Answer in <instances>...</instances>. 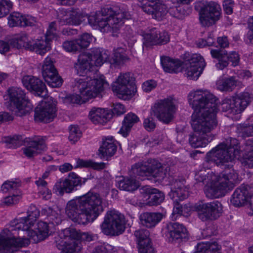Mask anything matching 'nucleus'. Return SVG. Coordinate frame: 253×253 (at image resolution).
<instances>
[{"mask_svg": "<svg viewBox=\"0 0 253 253\" xmlns=\"http://www.w3.org/2000/svg\"><path fill=\"white\" fill-rule=\"evenodd\" d=\"M36 185L40 189L43 191L42 195H45V197L51 195V192L47 188V183L42 178H39V180L35 182Z\"/></svg>", "mask_w": 253, "mask_h": 253, "instance_id": "69168bd1", "label": "nucleus"}, {"mask_svg": "<svg viewBox=\"0 0 253 253\" xmlns=\"http://www.w3.org/2000/svg\"><path fill=\"white\" fill-rule=\"evenodd\" d=\"M161 63L165 72L169 73H177L181 71V62L167 56L161 58Z\"/></svg>", "mask_w": 253, "mask_h": 253, "instance_id": "72a5a7b5", "label": "nucleus"}, {"mask_svg": "<svg viewBox=\"0 0 253 253\" xmlns=\"http://www.w3.org/2000/svg\"><path fill=\"white\" fill-rule=\"evenodd\" d=\"M217 98L208 91L197 90L189 95V102L194 110L192 126L195 133L209 137V133L216 126Z\"/></svg>", "mask_w": 253, "mask_h": 253, "instance_id": "f03ea898", "label": "nucleus"}, {"mask_svg": "<svg viewBox=\"0 0 253 253\" xmlns=\"http://www.w3.org/2000/svg\"><path fill=\"white\" fill-rule=\"evenodd\" d=\"M82 14L78 10L73 9L59 10L57 15V19L59 24L64 25H79L82 22Z\"/></svg>", "mask_w": 253, "mask_h": 253, "instance_id": "4be33fe9", "label": "nucleus"}, {"mask_svg": "<svg viewBox=\"0 0 253 253\" xmlns=\"http://www.w3.org/2000/svg\"><path fill=\"white\" fill-rule=\"evenodd\" d=\"M184 180H175L169 195L172 199L182 201L188 196V190L184 183Z\"/></svg>", "mask_w": 253, "mask_h": 253, "instance_id": "c756f323", "label": "nucleus"}, {"mask_svg": "<svg viewBox=\"0 0 253 253\" xmlns=\"http://www.w3.org/2000/svg\"><path fill=\"white\" fill-rule=\"evenodd\" d=\"M139 253H155V251L151 245V242L148 243H140L138 245Z\"/></svg>", "mask_w": 253, "mask_h": 253, "instance_id": "338daca9", "label": "nucleus"}, {"mask_svg": "<svg viewBox=\"0 0 253 253\" xmlns=\"http://www.w3.org/2000/svg\"><path fill=\"white\" fill-rule=\"evenodd\" d=\"M45 81L47 84L52 87H58L60 86L62 84L63 80L60 76L58 75V72L54 75L44 78Z\"/></svg>", "mask_w": 253, "mask_h": 253, "instance_id": "3c124183", "label": "nucleus"}, {"mask_svg": "<svg viewBox=\"0 0 253 253\" xmlns=\"http://www.w3.org/2000/svg\"><path fill=\"white\" fill-rule=\"evenodd\" d=\"M186 74L191 80H197L200 76L204 69L198 68L195 65H186Z\"/></svg>", "mask_w": 253, "mask_h": 253, "instance_id": "8fccbe9b", "label": "nucleus"}, {"mask_svg": "<svg viewBox=\"0 0 253 253\" xmlns=\"http://www.w3.org/2000/svg\"><path fill=\"white\" fill-rule=\"evenodd\" d=\"M143 3L142 8L146 13L151 15L152 18L161 20L168 12L166 5L160 0H138Z\"/></svg>", "mask_w": 253, "mask_h": 253, "instance_id": "dca6fc26", "label": "nucleus"}, {"mask_svg": "<svg viewBox=\"0 0 253 253\" xmlns=\"http://www.w3.org/2000/svg\"><path fill=\"white\" fill-rule=\"evenodd\" d=\"M164 214L158 212H144L139 216V223L148 228L155 227L163 219Z\"/></svg>", "mask_w": 253, "mask_h": 253, "instance_id": "bb28decb", "label": "nucleus"}, {"mask_svg": "<svg viewBox=\"0 0 253 253\" xmlns=\"http://www.w3.org/2000/svg\"><path fill=\"white\" fill-rule=\"evenodd\" d=\"M214 135H210L209 137L201 135L195 133L190 135L189 141L191 146L194 148L205 147L208 143L213 138Z\"/></svg>", "mask_w": 253, "mask_h": 253, "instance_id": "4c0bfd02", "label": "nucleus"}, {"mask_svg": "<svg viewBox=\"0 0 253 253\" xmlns=\"http://www.w3.org/2000/svg\"><path fill=\"white\" fill-rule=\"evenodd\" d=\"M110 53L104 49L93 48L88 52L81 54L74 67L82 78L75 79L73 87L85 99L95 97L108 86L103 77H96L95 66H101L109 59Z\"/></svg>", "mask_w": 253, "mask_h": 253, "instance_id": "f257e3e1", "label": "nucleus"}, {"mask_svg": "<svg viewBox=\"0 0 253 253\" xmlns=\"http://www.w3.org/2000/svg\"><path fill=\"white\" fill-rule=\"evenodd\" d=\"M233 187L225 178H222L219 175L216 182L205 189V193L208 198H217L224 196Z\"/></svg>", "mask_w": 253, "mask_h": 253, "instance_id": "412c9836", "label": "nucleus"}, {"mask_svg": "<svg viewBox=\"0 0 253 253\" xmlns=\"http://www.w3.org/2000/svg\"><path fill=\"white\" fill-rule=\"evenodd\" d=\"M243 151L244 154L243 155L246 162H253V139H249L246 141L244 147L242 150H241L240 153Z\"/></svg>", "mask_w": 253, "mask_h": 253, "instance_id": "c03bdc74", "label": "nucleus"}, {"mask_svg": "<svg viewBox=\"0 0 253 253\" xmlns=\"http://www.w3.org/2000/svg\"><path fill=\"white\" fill-rule=\"evenodd\" d=\"M5 141L10 145L9 147L13 148L19 147L24 143L27 146L23 149V153L28 158L35 157L46 149L44 140L40 137L25 140L22 136L15 135L7 137Z\"/></svg>", "mask_w": 253, "mask_h": 253, "instance_id": "423d86ee", "label": "nucleus"}, {"mask_svg": "<svg viewBox=\"0 0 253 253\" xmlns=\"http://www.w3.org/2000/svg\"><path fill=\"white\" fill-rule=\"evenodd\" d=\"M49 227L47 222H39L37 231L31 230L29 232V240L36 243L44 240L49 235Z\"/></svg>", "mask_w": 253, "mask_h": 253, "instance_id": "c85d7f7f", "label": "nucleus"}, {"mask_svg": "<svg viewBox=\"0 0 253 253\" xmlns=\"http://www.w3.org/2000/svg\"><path fill=\"white\" fill-rule=\"evenodd\" d=\"M54 59L51 56H47L44 60L42 67V74L44 78L56 74L57 72L54 63Z\"/></svg>", "mask_w": 253, "mask_h": 253, "instance_id": "79ce46f5", "label": "nucleus"}, {"mask_svg": "<svg viewBox=\"0 0 253 253\" xmlns=\"http://www.w3.org/2000/svg\"><path fill=\"white\" fill-rule=\"evenodd\" d=\"M24 86L30 91H34L39 96H43L46 94V88L43 82L39 78L25 76L22 78Z\"/></svg>", "mask_w": 253, "mask_h": 253, "instance_id": "b1692460", "label": "nucleus"}, {"mask_svg": "<svg viewBox=\"0 0 253 253\" xmlns=\"http://www.w3.org/2000/svg\"><path fill=\"white\" fill-rule=\"evenodd\" d=\"M142 192L149 195L148 204L150 206L160 204L165 199L164 194L157 189L152 188L148 186L142 188Z\"/></svg>", "mask_w": 253, "mask_h": 253, "instance_id": "473e14b6", "label": "nucleus"}, {"mask_svg": "<svg viewBox=\"0 0 253 253\" xmlns=\"http://www.w3.org/2000/svg\"><path fill=\"white\" fill-rule=\"evenodd\" d=\"M125 224L124 215L117 211H111L107 212L100 227L106 235L118 236L124 232Z\"/></svg>", "mask_w": 253, "mask_h": 253, "instance_id": "9b49d317", "label": "nucleus"}, {"mask_svg": "<svg viewBox=\"0 0 253 253\" xmlns=\"http://www.w3.org/2000/svg\"><path fill=\"white\" fill-rule=\"evenodd\" d=\"M238 131L244 137H249L253 135V125H248L244 124L237 126Z\"/></svg>", "mask_w": 253, "mask_h": 253, "instance_id": "e2e57ef3", "label": "nucleus"}, {"mask_svg": "<svg viewBox=\"0 0 253 253\" xmlns=\"http://www.w3.org/2000/svg\"><path fill=\"white\" fill-rule=\"evenodd\" d=\"M36 20L31 16L23 15L19 12H14L8 17V24L10 27L32 26L34 25Z\"/></svg>", "mask_w": 253, "mask_h": 253, "instance_id": "a878e982", "label": "nucleus"}, {"mask_svg": "<svg viewBox=\"0 0 253 253\" xmlns=\"http://www.w3.org/2000/svg\"><path fill=\"white\" fill-rule=\"evenodd\" d=\"M230 203L234 207L240 208L248 206L253 214V188L248 185H241L234 191L230 199Z\"/></svg>", "mask_w": 253, "mask_h": 253, "instance_id": "ddd939ff", "label": "nucleus"}, {"mask_svg": "<svg viewBox=\"0 0 253 253\" xmlns=\"http://www.w3.org/2000/svg\"><path fill=\"white\" fill-rule=\"evenodd\" d=\"M20 241L13 239L9 230H3L0 233V253H14L16 247L22 245Z\"/></svg>", "mask_w": 253, "mask_h": 253, "instance_id": "5701e85b", "label": "nucleus"}, {"mask_svg": "<svg viewBox=\"0 0 253 253\" xmlns=\"http://www.w3.org/2000/svg\"><path fill=\"white\" fill-rule=\"evenodd\" d=\"M63 48L67 52L80 51L76 40L65 41L62 44Z\"/></svg>", "mask_w": 253, "mask_h": 253, "instance_id": "bf43d9fd", "label": "nucleus"}, {"mask_svg": "<svg viewBox=\"0 0 253 253\" xmlns=\"http://www.w3.org/2000/svg\"><path fill=\"white\" fill-rule=\"evenodd\" d=\"M57 30L56 23L55 22H52L49 25L48 28L45 34V39L48 42H50L54 39H57Z\"/></svg>", "mask_w": 253, "mask_h": 253, "instance_id": "680f3d73", "label": "nucleus"}, {"mask_svg": "<svg viewBox=\"0 0 253 253\" xmlns=\"http://www.w3.org/2000/svg\"><path fill=\"white\" fill-rule=\"evenodd\" d=\"M127 59L126 54L122 48H118L115 51L113 57V63L117 65L122 64Z\"/></svg>", "mask_w": 253, "mask_h": 253, "instance_id": "4d7b16f0", "label": "nucleus"}, {"mask_svg": "<svg viewBox=\"0 0 253 253\" xmlns=\"http://www.w3.org/2000/svg\"><path fill=\"white\" fill-rule=\"evenodd\" d=\"M11 46L20 49L24 48L30 50V47L32 44V41L30 40L25 33H22L16 35L9 40Z\"/></svg>", "mask_w": 253, "mask_h": 253, "instance_id": "f704fd0d", "label": "nucleus"}, {"mask_svg": "<svg viewBox=\"0 0 253 253\" xmlns=\"http://www.w3.org/2000/svg\"><path fill=\"white\" fill-rule=\"evenodd\" d=\"M139 121V118L136 115L132 113H128L125 117L119 133L122 134L123 136L126 137L132 126Z\"/></svg>", "mask_w": 253, "mask_h": 253, "instance_id": "e433bc0d", "label": "nucleus"}, {"mask_svg": "<svg viewBox=\"0 0 253 253\" xmlns=\"http://www.w3.org/2000/svg\"><path fill=\"white\" fill-rule=\"evenodd\" d=\"M102 198L98 193L88 192L69 201L66 213L72 220L79 224L93 222L103 212Z\"/></svg>", "mask_w": 253, "mask_h": 253, "instance_id": "7ed1b4c3", "label": "nucleus"}, {"mask_svg": "<svg viewBox=\"0 0 253 253\" xmlns=\"http://www.w3.org/2000/svg\"><path fill=\"white\" fill-rule=\"evenodd\" d=\"M169 237L172 240H176L185 238L187 236V230L181 224L178 222H171L167 225Z\"/></svg>", "mask_w": 253, "mask_h": 253, "instance_id": "2f4dec72", "label": "nucleus"}, {"mask_svg": "<svg viewBox=\"0 0 253 253\" xmlns=\"http://www.w3.org/2000/svg\"><path fill=\"white\" fill-rule=\"evenodd\" d=\"M28 216L30 219L35 222L40 215V211L34 205L31 204L27 211Z\"/></svg>", "mask_w": 253, "mask_h": 253, "instance_id": "0e129e2a", "label": "nucleus"}, {"mask_svg": "<svg viewBox=\"0 0 253 253\" xmlns=\"http://www.w3.org/2000/svg\"><path fill=\"white\" fill-rule=\"evenodd\" d=\"M49 42L44 40L32 41V44L30 47V51H35L38 54L42 55L49 51L50 48Z\"/></svg>", "mask_w": 253, "mask_h": 253, "instance_id": "58836bf2", "label": "nucleus"}, {"mask_svg": "<svg viewBox=\"0 0 253 253\" xmlns=\"http://www.w3.org/2000/svg\"><path fill=\"white\" fill-rule=\"evenodd\" d=\"M34 221L29 218L27 216L20 218H15L10 222L11 229H6L9 230L10 232L11 236L12 237L13 239L16 241L20 240V242L22 243L21 245L17 246L16 247V250H17L18 247L24 246L25 241L27 243L28 240L25 238H20V237L16 238L14 236L15 233H13V232H15L16 230L21 231V232L26 231L28 235L29 232L31 231V230H30V228L34 225Z\"/></svg>", "mask_w": 253, "mask_h": 253, "instance_id": "a211bd4d", "label": "nucleus"}, {"mask_svg": "<svg viewBox=\"0 0 253 253\" xmlns=\"http://www.w3.org/2000/svg\"><path fill=\"white\" fill-rule=\"evenodd\" d=\"M135 237L137 239L138 245L140 243H148L151 242L149 238V232L145 229H139L135 231L134 234Z\"/></svg>", "mask_w": 253, "mask_h": 253, "instance_id": "603ef678", "label": "nucleus"}, {"mask_svg": "<svg viewBox=\"0 0 253 253\" xmlns=\"http://www.w3.org/2000/svg\"><path fill=\"white\" fill-rule=\"evenodd\" d=\"M111 13L108 8H103L95 15L88 16V23L92 26H97L103 33H110L112 36L117 37L125 18L123 13L111 15Z\"/></svg>", "mask_w": 253, "mask_h": 253, "instance_id": "20e7f679", "label": "nucleus"}, {"mask_svg": "<svg viewBox=\"0 0 253 253\" xmlns=\"http://www.w3.org/2000/svg\"><path fill=\"white\" fill-rule=\"evenodd\" d=\"M8 95L10 110L16 116L22 117L32 111L33 106L21 88L16 87L9 88Z\"/></svg>", "mask_w": 253, "mask_h": 253, "instance_id": "9d476101", "label": "nucleus"}, {"mask_svg": "<svg viewBox=\"0 0 253 253\" xmlns=\"http://www.w3.org/2000/svg\"><path fill=\"white\" fill-rule=\"evenodd\" d=\"M56 107L51 101L42 102L35 109L34 118L36 121L49 123L56 116Z\"/></svg>", "mask_w": 253, "mask_h": 253, "instance_id": "f3484780", "label": "nucleus"}, {"mask_svg": "<svg viewBox=\"0 0 253 253\" xmlns=\"http://www.w3.org/2000/svg\"><path fill=\"white\" fill-rule=\"evenodd\" d=\"M20 186V183L18 181H7L1 186V190L3 192H14Z\"/></svg>", "mask_w": 253, "mask_h": 253, "instance_id": "052dcab7", "label": "nucleus"}, {"mask_svg": "<svg viewBox=\"0 0 253 253\" xmlns=\"http://www.w3.org/2000/svg\"><path fill=\"white\" fill-rule=\"evenodd\" d=\"M81 134V131L78 126L71 125L69 128V141L72 143H75L79 139Z\"/></svg>", "mask_w": 253, "mask_h": 253, "instance_id": "5fc2aeb1", "label": "nucleus"}, {"mask_svg": "<svg viewBox=\"0 0 253 253\" xmlns=\"http://www.w3.org/2000/svg\"><path fill=\"white\" fill-rule=\"evenodd\" d=\"M81 179L75 173H70L67 178L60 179L55 184L53 190L60 195L65 193H71L76 187L81 185Z\"/></svg>", "mask_w": 253, "mask_h": 253, "instance_id": "aec40b11", "label": "nucleus"}, {"mask_svg": "<svg viewBox=\"0 0 253 253\" xmlns=\"http://www.w3.org/2000/svg\"><path fill=\"white\" fill-rule=\"evenodd\" d=\"M80 235L76 229L66 228L55 237L54 245L62 253H78L81 249L80 243L77 241Z\"/></svg>", "mask_w": 253, "mask_h": 253, "instance_id": "6e6552de", "label": "nucleus"}, {"mask_svg": "<svg viewBox=\"0 0 253 253\" xmlns=\"http://www.w3.org/2000/svg\"><path fill=\"white\" fill-rule=\"evenodd\" d=\"M130 75L129 73L121 74L113 83L112 89L118 97L126 100L131 97L136 92L133 78Z\"/></svg>", "mask_w": 253, "mask_h": 253, "instance_id": "f8f14e48", "label": "nucleus"}, {"mask_svg": "<svg viewBox=\"0 0 253 253\" xmlns=\"http://www.w3.org/2000/svg\"><path fill=\"white\" fill-rule=\"evenodd\" d=\"M79 167L92 168L95 169H102L105 168V164L104 163H94L90 160L78 159L75 168Z\"/></svg>", "mask_w": 253, "mask_h": 253, "instance_id": "a18cd8bd", "label": "nucleus"}, {"mask_svg": "<svg viewBox=\"0 0 253 253\" xmlns=\"http://www.w3.org/2000/svg\"><path fill=\"white\" fill-rule=\"evenodd\" d=\"M218 88L222 91H228L231 90L236 86V81L233 77L225 79L222 81H218L217 83Z\"/></svg>", "mask_w": 253, "mask_h": 253, "instance_id": "49530a36", "label": "nucleus"}, {"mask_svg": "<svg viewBox=\"0 0 253 253\" xmlns=\"http://www.w3.org/2000/svg\"><path fill=\"white\" fill-rule=\"evenodd\" d=\"M169 167H164L155 160H151L145 164L138 163L131 167V171L134 176H152L157 180H163L169 173Z\"/></svg>", "mask_w": 253, "mask_h": 253, "instance_id": "0eeeda50", "label": "nucleus"}, {"mask_svg": "<svg viewBox=\"0 0 253 253\" xmlns=\"http://www.w3.org/2000/svg\"><path fill=\"white\" fill-rule=\"evenodd\" d=\"M145 39L151 44H165L169 42L170 36L167 31L160 32L153 28L146 34Z\"/></svg>", "mask_w": 253, "mask_h": 253, "instance_id": "393cba45", "label": "nucleus"}, {"mask_svg": "<svg viewBox=\"0 0 253 253\" xmlns=\"http://www.w3.org/2000/svg\"><path fill=\"white\" fill-rule=\"evenodd\" d=\"M78 43L80 51L82 49L87 48L92 40V36L87 33L81 35L78 39H76Z\"/></svg>", "mask_w": 253, "mask_h": 253, "instance_id": "864d4df0", "label": "nucleus"}, {"mask_svg": "<svg viewBox=\"0 0 253 253\" xmlns=\"http://www.w3.org/2000/svg\"><path fill=\"white\" fill-rule=\"evenodd\" d=\"M225 51L211 49V53L212 57L218 59V62L216 64L217 68L223 70L229 64V61L232 63L233 66H236L240 62V56L238 53L232 51L228 55Z\"/></svg>", "mask_w": 253, "mask_h": 253, "instance_id": "6ab92c4d", "label": "nucleus"}, {"mask_svg": "<svg viewBox=\"0 0 253 253\" xmlns=\"http://www.w3.org/2000/svg\"><path fill=\"white\" fill-rule=\"evenodd\" d=\"M233 97L236 105V110H238L239 114L245 110L252 100L251 94L247 92L236 93Z\"/></svg>", "mask_w": 253, "mask_h": 253, "instance_id": "c9c22d12", "label": "nucleus"}, {"mask_svg": "<svg viewBox=\"0 0 253 253\" xmlns=\"http://www.w3.org/2000/svg\"><path fill=\"white\" fill-rule=\"evenodd\" d=\"M113 248L112 246L107 244L96 247L92 253H113Z\"/></svg>", "mask_w": 253, "mask_h": 253, "instance_id": "774afa93", "label": "nucleus"}, {"mask_svg": "<svg viewBox=\"0 0 253 253\" xmlns=\"http://www.w3.org/2000/svg\"><path fill=\"white\" fill-rule=\"evenodd\" d=\"M12 2L9 0H0V18L6 16L12 8Z\"/></svg>", "mask_w": 253, "mask_h": 253, "instance_id": "13d9d810", "label": "nucleus"}, {"mask_svg": "<svg viewBox=\"0 0 253 253\" xmlns=\"http://www.w3.org/2000/svg\"><path fill=\"white\" fill-rule=\"evenodd\" d=\"M220 5L215 2L210 1L201 8L200 20L203 26L209 27L218 20L221 14Z\"/></svg>", "mask_w": 253, "mask_h": 253, "instance_id": "2eb2a0df", "label": "nucleus"}, {"mask_svg": "<svg viewBox=\"0 0 253 253\" xmlns=\"http://www.w3.org/2000/svg\"><path fill=\"white\" fill-rule=\"evenodd\" d=\"M198 217L203 221L217 219L222 211V204L217 201L209 203L199 202L195 206Z\"/></svg>", "mask_w": 253, "mask_h": 253, "instance_id": "4468645a", "label": "nucleus"}, {"mask_svg": "<svg viewBox=\"0 0 253 253\" xmlns=\"http://www.w3.org/2000/svg\"><path fill=\"white\" fill-rule=\"evenodd\" d=\"M187 62L186 65L190 66L195 65L201 69H204L206 66V63L204 58L199 54H192Z\"/></svg>", "mask_w": 253, "mask_h": 253, "instance_id": "09e8293b", "label": "nucleus"}, {"mask_svg": "<svg viewBox=\"0 0 253 253\" xmlns=\"http://www.w3.org/2000/svg\"><path fill=\"white\" fill-rule=\"evenodd\" d=\"M173 201V209L172 218L175 220L178 216H187L191 211L190 208L186 205L182 206L178 200L172 199Z\"/></svg>", "mask_w": 253, "mask_h": 253, "instance_id": "ea45409f", "label": "nucleus"}, {"mask_svg": "<svg viewBox=\"0 0 253 253\" xmlns=\"http://www.w3.org/2000/svg\"><path fill=\"white\" fill-rule=\"evenodd\" d=\"M177 110L176 100L172 96L158 100L151 108L154 116L166 124L173 120Z\"/></svg>", "mask_w": 253, "mask_h": 253, "instance_id": "1a4fd4ad", "label": "nucleus"}, {"mask_svg": "<svg viewBox=\"0 0 253 253\" xmlns=\"http://www.w3.org/2000/svg\"><path fill=\"white\" fill-rule=\"evenodd\" d=\"M117 146L115 140L112 136L106 137L103 140L102 145L99 149L98 155L101 158L113 156L116 152Z\"/></svg>", "mask_w": 253, "mask_h": 253, "instance_id": "7c9ffc66", "label": "nucleus"}, {"mask_svg": "<svg viewBox=\"0 0 253 253\" xmlns=\"http://www.w3.org/2000/svg\"><path fill=\"white\" fill-rule=\"evenodd\" d=\"M238 144V140L235 138L230 139L229 145L224 143L219 144L207 154V159L217 165L231 162L240 155L241 149Z\"/></svg>", "mask_w": 253, "mask_h": 253, "instance_id": "39448f33", "label": "nucleus"}, {"mask_svg": "<svg viewBox=\"0 0 253 253\" xmlns=\"http://www.w3.org/2000/svg\"><path fill=\"white\" fill-rule=\"evenodd\" d=\"M169 13L172 16L179 19H183L187 15L186 11L181 6H174L170 8Z\"/></svg>", "mask_w": 253, "mask_h": 253, "instance_id": "6e6d98bb", "label": "nucleus"}, {"mask_svg": "<svg viewBox=\"0 0 253 253\" xmlns=\"http://www.w3.org/2000/svg\"><path fill=\"white\" fill-rule=\"evenodd\" d=\"M220 176L222 178H225L226 181L234 186V183L238 180V174L233 169H226Z\"/></svg>", "mask_w": 253, "mask_h": 253, "instance_id": "de8ad7c7", "label": "nucleus"}, {"mask_svg": "<svg viewBox=\"0 0 253 253\" xmlns=\"http://www.w3.org/2000/svg\"><path fill=\"white\" fill-rule=\"evenodd\" d=\"M221 108L223 111L228 114H238L239 113L236 110V105L234 103L233 97L225 99L221 105Z\"/></svg>", "mask_w": 253, "mask_h": 253, "instance_id": "37998d69", "label": "nucleus"}, {"mask_svg": "<svg viewBox=\"0 0 253 253\" xmlns=\"http://www.w3.org/2000/svg\"><path fill=\"white\" fill-rule=\"evenodd\" d=\"M139 186V182L132 177L125 178L118 183V187L120 189L127 191H134Z\"/></svg>", "mask_w": 253, "mask_h": 253, "instance_id": "a19ab883", "label": "nucleus"}, {"mask_svg": "<svg viewBox=\"0 0 253 253\" xmlns=\"http://www.w3.org/2000/svg\"><path fill=\"white\" fill-rule=\"evenodd\" d=\"M112 114L108 110L93 108L89 112V118L94 124L104 125L112 118Z\"/></svg>", "mask_w": 253, "mask_h": 253, "instance_id": "cd10ccee", "label": "nucleus"}]
</instances>
